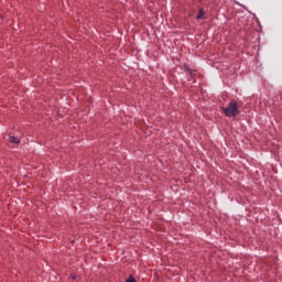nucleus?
<instances>
[{
    "label": "nucleus",
    "mask_w": 282,
    "mask_h": 282,
    "mask_svg": "<svg viewBox=\"0 0 282 282\" xmlns=\"http://www.w3.org/2000/svg\"><path fill=\"white\" fill-rule=\"evenodd\" d=\"M221 110L224 111L225 116L228 118H234L239 115V108L236 100H231L228 107H223Z\"/></svg>",
    "instance_id": "nucleus-1"
},
{
    "label": "nucleus",
    "mask_w": 282,
    "mask_h": 282,
    "mask_svg": "<svg viewBox=\"0 0 282 282\" xmlns=\"http://www.w3.org/2000/svg\"><path fill=\"white\" fill-rule=\"evenodd\" d=\"M8 141H9L11 144H20V139H19L18 137H14V135H9Z\"/></svg>",
    "instance_id": "nucleus-2"
},
{
    "label": "nucleus",
    "mask_w": 282,
    "mask_h": 282,
    "mask_svg": "<svg viewBox=\"0 0 282 282\" xmlns=\"http://www.w3.org/2000/svg\"><path fill=\"white\" fill-rule=\"evenodd\" d=\"M196 19H197L198 21L205 19V12H204L203 9H199V10H198V14L196 15Z\"/></svg>",
    "instance_id": "nucleus-3"
},
{
    "label": "nucleus",
    "mask_w": 282,
    "mask_h": 282,
    "mask_svg": "<svg viewBox=\"0 0 282 282\" xmlns=\"http://www.w3.org/2000/svg\"><path fill=\"white\" fill-rule=\"evenodd\" d=\"M126 282H135V278H133V275H129Z\"/></svg>",
    "instance_id": "nucleus-4"
}]
</instances>
